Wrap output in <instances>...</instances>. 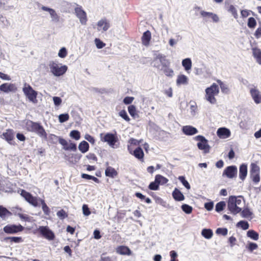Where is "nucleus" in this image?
<instances>
[{"mask_svg": "<svg viewBox=\"0 0 261 261\" xmlns=\"http://www.w3.org/2000/svg\"><path fill=\"white\" fill-rule=\"evenodd\" d=\"M53 101L54 102V104L56 106H58L60 105L62 103V99L60 97L55 96L53 97Z\"/></svg>", "mask_w": 261, "mask_h": 261, "instance_id": "obj_60", "label": "nucleus"}, {"mask_svg": "<svg viewBox=\"0 0 261 261\" xmlns=\"http://www.w3.org/2000/svg\"><path fill=\"white\" fill-rule=\"evenodd\" d=\"M67 55V50L65 47H62L60 49L58 56L61 58H64Z\"/></svg>", "mask_w": 261, "mask_h": 261, "instance_id": "obj_57", "label": "nucleus"}, {"mask_svg": "<svg viewBox=\"0 0 261 261\" xmlns=\"http://www.w3.org/2000/svg\"><path fill=\"white\" fill-rule=\"evenodd\" d=\"M217 134L218 136L222 139L227 138L229 137L231 135L229 129L225 127L219 128L217 132Z\"/></svg>", "mask_w": 261, "mask_h": 261, "instance_id": "obj_20", "label": "nucleus"}, {"mask_svg": "<svg viewBox=\"0 0 261 261\" xmlns=\"http://www.w3.org/2000/svg\"><path fill=\"white\" fill-rule=\"evenodd\" d=\"M181 207L182 210L187 214H190L192 212V207L188 204H184L181 205Z\"/></svg>", "mask_w": 261, "mask_h": 261, "instance_id": "obj_42", "label": "nucleus"}, {"mask_svg": "<svg viewBox=\"0 0 261 261\" xmlns=\"http://www.w3.org/2000/svg\"><path fill=\"white\" fill-rule=\"evenodd\" d=\"M214 207V203L213 202H206L204 204V207L207 211H211Z\"/></svg>", "mask_w": 261, "mask_h": 261, "instance_id": "obj_63", "label": "nucleus"}, {"mask_svg": "<svg viewBox=\"0 0 261 261\" xmlns=\"http://www.w3.org/2000/svg\"><path fill=\"white\" fill-rule=\"evenodd\" d=\"M173 198L177 201H182L185 199V196L179 190L175 188L172 192Z\"/></svg>", "mask_w": 261, "mask_h": 261, "instance_id": "obj_27", "label": "nucleus"}, {"mask_svg": "<svg viewBox=\"0 0 261 261\" xmlns=\"http://www.w3.org/2000/svg\"><path fill=\"white\" fill-rule=\"evenodd\" d=\"M247 175V166L246 164H242L239 168V177L242 180H244Z\"/></svg>", "mask_w": 261, "mask_h": 261, "instance_id": "obj_24", "label": "nucleus"}, {"mask_svg": "<svg viewBox=\"0 0 261 261\" xmlns=\"http://www.w3.org/2000/svg\"><path fill=\"white\" fill-rule=\"evenodd\" d=\"M24 229V227L19 224H8L3 228L4 231L7 234H15L22 232Z\"/></svg>", "mask_w": 261, "mask_h": 261, "instance_id": "obj_9", "label": "nucleus"}, {"mask_svg": "<svg viewBox=\"0 0 261 261\" xmlns=\"http://www.w3.org/2000/svg\"><path fill=\"white\" fill-rule=\"evenodd\" d=\"M178 179L182 184V185L188 190L191 188L190 184L188 181L185 179V177L183 176H180L178 177Z\"/></svg>", "mask_w": 261, "mask_h": 261, "instance_id": "obj_50", "label": "nucleus"}, {"mask_svg": "<svg viewBox=\"0 0 261 261\" xmlns=\"http://www.w3.org/2000/svg\"><path fill=\"white\" fill-rule=\"evenodd\" d=\"M75 14L79 19L80 22L84 25L87 23V17L86 12L83 9L82 7L77 5L74 9Z\"/></svg>", "mask_w": 261, "mask_h": 261, "instance_id": "obj_12", "label": "nucleus"}, {"mask_svg": "<svg viewBox=\"0 0 261 261\" xmlns=\"http://www.w3.org/2000/svg\"><path fill=\"white\" fill-rule=\"evenodd\" d=\"M237 168L235 166H228L223 171V175H225L229 178H232L237 176Z\"/></svg>", "mask_w": 261, "mask_h": 261, "instance_id": "obj_17", "label": "nucleus"}, {"mask_svg": "<svg viewBox=\"0 0 261 261\" xmlns=\"http://www.w3.org/2000/svg\"><path fill=\"white\" fill-rule=\"evenodd\" d=\"M188 83V79L185 75L180 74L177 76L176 84L177 85H186Z\"/></svg>", "mask_w": 261, "mask_h": 261, "instance_id": "obj_32", "label": "nucleus"}, {"mask_svg": "<svg viewBox=\"0 0 261 261\" xmlns=\"http://www.w3.org/2000/svg\"><path fill=\"white\" fill-rule=\"evenodd\" d=\"M241 215L242 217L243 218H250L251 219V216L253 215V213L250 211V210L248 208H244V210H243L242 211L241 210Z\"/></svg>", "mask_w": 261, "mask_h": 261, "instance_id": "obj_38", "label": "nucleus"}, {"mask_svg": "<svg viewBox=\"0 0 261 261\" xmlns=\"http://www.w3.org/2000/svg\"><path fill=\"white\" fill-rule=\"evenodd\" d=\"M79 149L81 152L84 153L89 150V145L86 141H83L79 144Z\"/></svg>", "mask_w": 261, "mask_h": 261, "instance_id": "obj_31", "label": "nucleus"}, {"mask_svg": "<svg viewBox=\"0 0 261 261\" xmlns=\"http://www.w3.org/2000/svg\"><path fill=\"white\" fill-rule=\"evenodd\" d=\"M201 15L204 18H211L213 21L215 22H217L219 21L218 16L213 13L212 12H208L204 11H201L200 12Z\"/></svg>", "mask_w": 261, "mask_h": 261, "instance_id": "obj_23", "label": "nucleus"}, {"mask_svg": "<svg viewBox=\"0 0 261 261\" xmlns=\"http://www.w3.org/2000/svg\"><path fill=\"white\" fill-rule=\"evenodd\" d=\"M153 66L158 69L162 70L165 75L168 77H172L174 71L170 68V62L162 54L158 55L153 59Z\"/></svg>", "mask_w": 261, "mask_h": 261, "instance_id": "obj_1", "label": "nucleus"}, {"mask_svg": "<svg viewBox=\"0 0 261 261\" xmlns=\"http://www.w3.org/2000/svg\"><path fill=\"white\" fill-rule=\"evenodd\" d=\"M57 216L62 220H63L68 217L67 213L63 210L62 209L57 213Z\"/></svg>", "mask_w": 261, "mask_h": 261, "instance_id": "obj_43", "label": "nucleus"}, {"mask_svg": "<svg viewBox=\"0 0 261 261\" xmlns=\"http://www.w3.org/2000/svg\"><path fill=\"white\" fill-rule=\"evenodd\" d=\"M247 235L249 238L255 241L257 240L259 238L258 233L253 230H248Z\"/></svg>", "mask_w": 261, "mask_h": 261, "instance_id": "obj_40", "label": "nucleus"}, {"mask_svg": "<svg viewBox=\"0 0 261 261\" xmlns=\"http://www.w3.org/2000/svg\"><path fill=\"white\" fill-rule=\"evenodd\" d=\"M128 149L130 154L141 162H144V153L141 147H137L133 151L128 147Z\"/></svg>", "mask_w": 261, "mask_h": 261, "instance_id": "obj_16", "label": "nucleus"}, {"mask_svg": "<svg viewBox=\"0 0 261 261\" xmlns=\"http://www.w3.org/2000/svg\"><path fill=\"white\" fill-rule=\"evenodd\" d=\"M37 230L43 237L48 240H53L55 238L54 233L48 226H39Z\"/></svg>", "mask_w": 261, "mask_h": 261, "instance_id": "obj_10", "label": "nucleus"}, {"mask_svg": "<svg viewBox=\"0 0 261 261\" xmlns=\"http://www.w3.org/2000/svg\"><path fill=\"white\" fill-rule=\"evenodd\" d=\"M151 37V33L149 31H147L145 32L143 36L142 37L141 40L143 44L145 46H147L149 44V42L150 41Z\"/></svg>", "mask_w": 261, "mask_h": 261, "instance_id": "obj_28", "label": "nucleus"}, {"mask_svg": "<svg viewBox=\"0 0 261 261\" xmlns=\"http://www.w3.org/2000/svg\"><path fill=\"white\" fill-rule=\"evenodd\" d=\"M86 158L90 161H93L94 162L97 161V158L96 155L93 153H89L86 155Z\"/></svg>", "mask_w": 261, "mask_h": 261, "instance_id": "obj_59", "label": "nucleus"}, {"mask_svg": "<svg viewBox=\"0 0 261 261\" xmlns=\"http://www.w3.org/2000/svg\"><path fill=\"white\" fill-rule=\"evenodd\" d=\"M69 119V116L68 114H62L59 116V120L61 123L67 121Z\"/></svg>", "mask_w": 261, "mask_h": 261, "instance_id": "obj_54", "label": "nucleus"}, {"mask_svg": "<svg viewBox=\"0 0 261 261\" xmlns=\"http://www.w3.org/2000/svg\"><path fill=\"white\" fill-rule=\"evenodd\" d=\"M194 140L198 141L197 147L199 149L203 150L205 153H208L210 150V146L208 144V141L204 137L198 135L194 137Z\"/></svg>", "mask_w": 261, "mask_h": 261, "instance_id": "obj_7", "label": "nucleus"}, {"mask_svg": "<svg viewBox=\"0 0 261 261\" xmlns=\"http://www.w3.org/2000/svg\"><path fill=\"white\" fill-rule=\"evenodd\" d=\"M110 28V24L106 19H102L97 22V29L98 31L102 30L106 31Z\"/></svg>", "mask_w": 261, "mask_h": 261, "instance_id": "obj_22", "label": "nucleus"}, {"mask_svg": "<svg viewBox=\"0 0 261 261\" xmlns=\"http://www.w3.org/2000/svg\"><path fill=\"white\" fill-rule=\"evenodd\" d=\"M155 179L156 180V181L159 184V185H165L167 184L169 180L166 177L163 176V175L161 174H157L155 176Z\"/></svg>", "mask_w": 261, "mask_h": 261, "instance_id": "obj_33", "label": "nucleus"}, {"mask_svg": "<svg viewBox=\"0 0 261 261\" xmlns=\"http://www.w3.org/2000/svg\"><path fill=\"white\" fill-rule=\"evenodd\" d=\"M21 196L30 204L35 207L39 206V202L42 205V209L45 215L48 216L50 214V209L45 203V201L40 198L33 196L30 193L24 190H21Z\"/></svg>", "mask_w": 261, "mask_h": 261, "instance_id": "obj_2", "label": "nucleus"}, {"mask_svg": "<svg viewBox=\"0 0 261 261\" xmlns=\"http://www.w3.org/2000/svg\"><path fill=\"white\" fill-rule=\"evenodd\" d=\"M182 65L186 70L188 71L191 68L192 62L190 59L187 58L182 60Z\"/></svg>", "mask_w": 261, "mask_h": 261, "instance_id": "obj_39", "label": "nucleus"}, {"mask_svg": "<svg viewBox=\"0 0 261 261\" xmlns=\"http://www.w3.org/2000/svg\"><path fill=\"white\" fill-rule=\"evenodd\" d=\"M149 189L151 190H159V184L156 181L155 179H154V181L151 182L150 184L148 186Z\"/></svg>", "mask_w": 261, "mask_h": 261, "instance_id": "obj_45", "label": "nucleus"}, {"mask_svg": "<svg viewBox=\"0 0 261 261\" xmlns=\"http://www.w3.org/2000/svg\"><path fill=\"white\" fill-rule=\"evenodd\" d=\"M219 93V88L218 86L213 83L210 87L205 89V99L212 104H215L217 102L215 96L218 95Z\"/></svg>", "mask_w": 261, "mask_h": 261, "instance_id": "obj_4", "label": "nucleus"}, {"mask_svg": "<svg viewBox=\"0 0 261 261\" xmlns=\"http://www.w3.org/2000/svg\"><path fill=\"white\" fill-rule=\"evenodd\" d=\"M49 14L53 21L58 22L59 21L60 17L54 9Z\"/></svg>", "mask_w": 261, "mask_h": 261, "instance_id": "obj_53", "label": "nucleus"}, {"mask_svg": "<svg viewBox=\"0 0 261 261\" xmlns=\"http://www.w3.org/2000/svg\"><path fill=\"white\" fill-rule=\"evenodd\" d=\"M231 198H233L232 200H233L234 202L236 203V204L240 205L242 202V198H243L242 196H230Z\"/></svg>", "mask_w": 261, "mask_h": 261, "instance_id": "obj_58", "label": "nucleus"}, {"mask_svg": "<svg viewBox=\"0 0 261 261\" xmlns=\"http://www.w3.org/2000/svg\"><path fill=\"white\" fill-rule=\"evenodd\" d=\"M201 234L205 239H210L213 237V232L212 229L205 228L202 230Z\"/></svg>", "mask_w": 261, "mask_h": 261, "instance_id": "obj_37", "label": "nucleus"}, {"mask_svg": "<svg viewBox=\"0 0 261 261\" xmlns=\"http://www.w3.org/2000/svg\"><path fill=\"white\" fill-rule=\"evenodd\" d=\"M96 46L97 48L101 49L105 46L106 44L101 41L99 39L96 38L94 40Z\"/></svg>", "mask_w": 261, "mask_h": 261, "instance_id": "obj_56", "label": "nucleus"}, {"mask_svg": "<svg viewBox=\"0 0 261 261\" xmlns=\"http://www.w3.org/2000/svg\"><path fill=\"white\" fill-rule=\"evenodd\" d=\"M182 130L184 134L187 136L194 135L198 133L197 128L191 125L183 126Z\"/></svg>", "mask_w": 261, "mask_h": 261, "instance_id": "obj_21", "label": "nucleus"}, {"mask_svg": "<svg viewBox=\"0 0 261 261\" xmlns=\"http://www.w3.org/2000/svg\"><path fill=\"white\" fill-rule=\"evenodd\" d=\"M217 82L219 84L221 91L223 93H227L229 92V89L227 85L219 80H217Z\"/></svg>", "mask_w": 261, "mask_h": 261, "instance_id": "obj_46", "label": "nucleus"}, {"mask_svg": "<svg viewBox=\"0 0 261 261\" xmlns=\"http://www.w3.org/2000/svg\"><path fill=\"white\" fill-rule=\"evenodd\" d=\"M59 143L63 146V148L65 150L76 151L77 148L76 144L71 142V141L68 142L65 139L61 138V139H60Z\"/></svg>", "mask_w": 261, "mask_h": 261, "instance_id": "obj_13", "label": "nucleus"}, {"mask_svg": "<svg viewBox=\"0 0 261 261\" xmlns=\"http://www.w3.org/2000/svg\"><path fill=\"white\" fill-rule=\"evenodd\" d=\"M246 248L249 251L252 252L258 248V245L255 243L251 242L247 245Z\"/></svg>", "mask_w": 261, "mask_h": 261, "instance_id": "obj_51", "label": "nucleus"}, {"mask_svg": "<svg viewBox=\"0 0 261 261\" xmlns=\"http://www.w3.org/2000/svg\"><path fill=\"white\" fill-rule=\"evenodd\" d=\"M225 206L226 204L224 201H220L216 204L215 210L217 212H220L224 210Z\"/></svg>", "mask_w": 261, "mask_h": 261, "instance_id": "obj_44", "label": "nucleus"}, {"mask_svg": "<svg viewBox=\"0 0 261 261\" xmlns=\"http://www.w3.org/2000/svg\"><path fill=\"white\" fill-rule=\"evenodd\" d=\"M61 139V137H59L54 134H50L48 136H47V139H45L47 140L49 143L51 144H56L58 142L60 143V139Z\"/></svg>", "mask_w": 261, "mask_h": 261, "instance_id": "obj_29", "label": "nucleus"}, {"mask_svg": "<svg viewBox=\"0 0 261 261\" xmlns=\"http://www.w3.org/2000/svg\"><path fill=\"white\" fill-rule=\"evenodd\" d=\"M23 91L30 101L35 102L36 100L37 93L30 85L25 84L23 88Z\"/></svg>", "mask_w": 261, "mask_h": 261, "instance_id": "obj_11", "label": "nucleus"}, {"mask_svg": "<svg viewBox=\"0 0 261 261\" xmlns=\"http://www.w3.org/2000/svg\"><path fill=\"white\" fill-rule=\"evenodd\" d=\"M49 66L52 73L57 76L62 75L66 72L67 69V67L66 65L60 66L54 62H50Z\"/></svg>", "mask_w": 261, "mask_h": 261, "instance_id": "obj_6", "label": "nucleus"}, {"mask_svg": "<svg viewBox=\"0 0 261 261\" xmlns=\"http://www.w3.org/2000/svg\"><path fill=\"white\" fill-rule=\"evenodd\" d=\"M233 198L229 197L228 203L227 207L228 210L233 215H236L241 212L242 208L238 206L236 203L232 200Z\"/></svg>", "mask_w": 261, "mask_h": 261, "instance_id": "obj_14", "label": "nucleus"}, {"mask_svg": "<svg viewBox=\"0 0 261 261\" xmlns=\"http://www.w3.org/2000/svg\"><path fill=\"white\" fill-rule=\"evenodd\" d=\"M85 138L91 143L93 144L95 143V139L91 135L89 134H86L85 136Z\"/></svg>", "mask_w": 261, "mask_h": 261, "instance_id": "obj_64", "label": "nucleus"}, {"mask_svg": "<svg viewBox=\"0 0 261 261\" xmlns=\"http://www.w3.org/2000/svg\"><path fill=\"white\" fill-rule=\"evenodd\" d=\"M100 138L102 142H107L112 148H115L116 143L119 142L116 134H114L108 133L106 134H103L101 133L100 134ZM117 147V146L116 145V147Z\"/></svg>", "mask_w": 261, "mask_h": 261, "instance_id": "obj_5", "label": "nucleus"}, {"mask_svg": "<svg viewBox=\"0 0 261 261\" xmlns=\"http://www.w3.org/2000/svg\"><path fill=\"white\" fill-rule=\"evenodd\" d=\"M134 99V98L133 97L127 96L123 99V102L126 105L130 104Z\"/></svg>", "mask_w": 261, "mask_h": 261, "instance_id": "obj_61", "label": "nucleus"}, {"mask_svg": "<svg viewBox=\"0 0 261 261\" xmlns=\"http://www.w3.org/2000/svg\"><path fill=\"white\" fill-rule=\"evenodd\" d=\"M6 241H9L10 243H19L23 242V240L20 237H9L5 239Z\"/></svg>", "mask_w": 261, "mask_h": 261, "instance_id": "obj_35", "label": "nucleus"}, {"mask_svg": "<svg viewBox=\"0 0 261 261\" xmlns=\"http://www.w3.org/2000/svg\"><path fill=\"white\" fill-rule=\"evenodd\" d=\"M253 55L257 63L261 65V50L258 48L253 49Z\"/></svg>", "mask_w": 261, "mask_h": 261, "instance_id": "obj_36", "label": "nucleus"}, {"mask_svg": "<svg viewBox=\"0 0 261 261\" xmlns=\"http://www.w3.org/2000/svg\"><path fill=\"white\" fill-rule=\"evenodd\" d=\"M248 27L249 28L253 29L256 25V21L254 18L253 17H249L247 23Z\"/></svg>", "mask_w": 261, "mask_h": 261, "instance_id": "obj_47", "label": "nucleus"}, {"mask_svg": "<svg viewBox=\"0 0 261 261\" xmlns=\"http://www.w3.org/2000/svg\"><path fill=\"white\" fill-rule=\"evenodd\" d=\"M25 128L28 131L35 133L40 137L47 139V133L40 123L28 120L25 123Z\"/></svg>", "mask_w": 261, "mask_h": 261, "instance_id": "obj_3", "label": "nucleus"}, {"mask_svg": "<svg viewBox=\"0 0 261 261\" xmlns=\"http://www.w3.org/2000/svg\"><path fill=\"white\" fill-rule=\"evenodd\" d=\"M70 136L76 140H79L81 138L80 133L76 130H72L70 133Z\"/></svg>", "mask_w": 261, "mask_h": 261, "instance_id": "obj_48", "label": "nucleus"}, {"mask_svg": "<svg viewBox=\"0 0 261 261\" xmlns=\"http://www.w3.org/2000/svg\"><path fill=\"white\" fill-rule=\"evenodd\" d=\"M250 93L255 103H261V93L256 87L251 88Z\"/></svg>", "mask_w": 261, "mask_h": 261, "instance_id": "obj_15", "label": "nucleus"}, {"mask_svg": "<svg viewBox=\"0 0 261 261\" xmlns=\"http://www.w3.org/2000/svg\"><path fill=\"white\" fill-rule=\"evenodd\" d=\"M106 176L114 178L118 175L117 171L113 167L108 166L105 170Z\"/></svg>", "mask_w": 261, "mask_h": 261, "instance_id": "obj_25", "label": "nucleus"}, {"mask_svg": "<svg viewBox=\"0 0 261 261\" xmlns=\"http://www.w3.org/2000/svg\"><path fill=\"white\" fill-rule=\"evenodd\" d=\"M228 230L226 228H218L216 229V233L218 234H221L223 236L227 235Z\"/></svg>", "mask_w": 261, "mask_h": 261, "instance_id": "obj_52", "label": "nucleus"}, {"mask_svg": "<svg viewBox=\"0 0 261 261\" xmlns=\"http://www.w3.org/2000/svg\"><path fill=\"white\" fill-rule=\"evenodd\" d=\"M83 214L86 216H88L90 214L91 212L89 210L88 206L86 204H84L83 206Z\"/></svg>", "mask_w": 261, "mask_h": 261, "instance_id": "obj_62", "label": "nucleus"}, {"mask_svg": "<svg viewBox=\"0 0 261 261\" xmlns=\"http://www.w3.org/2000/svg\"><path fill=\"white\" fill-rule=\"evenodd\" d=\"M116 252L118 254L121 255H129L131 254V251L129 248L125 246H120L116 248Z\"/></svg>", "mask_w": 261, "mask_h": 261, "instance_id": "obj_26", "label": "nucleus"}, {"mask_svg": "<svg viewBox=\"0 0 261 261\" xmlns=\"http://www.w3.org/2000/svg\"><path fill=\"white\" fill-rule=\"evenodd\" d=\"M228 11L230 12L235 18L238 17L237 11L236 8L233 5H230L229 7Z\"/></svg>", "mask_w": 261, "mask_h": 261, "instance_id": "obj_55", "label": "nucleus"}, {"mask_svg": "<svg viewBox=\"0 0 261 261\" xmlns=\"http://www.w3.org/2000/svg\"><path fill=\"white\" fill-rule=\"evenodd\" d=\"M17 88L15 84L12 83H4L0 86V91L5 93L15 92Z\"/></svg>", "mask_w": 261, "mask_h": 261, "instance_id": "obj_19", "label": "nucleus"}, {"mask_svg": "<svg viewBox=\"0 0 261 261\" xmlns=\"http://www.w3.org/2000/svg\"><path fill=\"white\" fill-rule=\"evenodd\" d=\"M128 111L130 115L133 118H136L139 117L136 108L134 105H130L128 107Z\"/></svg>", "mask_w": 261, "mask_h": 261, "instance_id": "obj_34", "label": "nucleus"}, {"mask_svg": "<svg viewBox=\"0 0 261 261\" xmlns=\"http://www.w3.org/2000/svg\"><path fill=\"white\" fill-rule=\"evenodd\" d=\"M237 226L242 228L243 230H246L249 228V225L247 221L241 220L237 224Z\"/></svg>", "mask_w": 261, "mask_h": 261, "instance_id": "obj_41", "label": "nucleus"}, {"mask_svg": "<svg viewBox=\"0 0 261 261\" xmlns=\"http://www.w3.org/2000/svg\"><path fill=\"white\" fill-rule=\"evenodd\" d=\"M1 137L7 141L9 144H12L11 142L14 139V132L12 129H7L5 132L2 134Z\"/></svg>", "mask_w": 261, "mask_h": 261, "instance_id": "obj_18", "label": "nucleus"}, {"mask_svg": "<svg viewBox=\"0 0 261 261\" xmlns=\"http://www.w3.org/2000/svg\"><path fill=\"white\" fill-rule=\"evenodd\" d=\"M119 115L127 122H129L130 120L125 110H121L119 113Z\"/></svg>", "mask_w": 261, "mask_h": 261, "instance_id": "obj_49", "label": "nucleus"}, {"mask_svg": "<svg viewBox=\"0 0 261 261\" xmlns=\"http://www.w3.org/2000/svg\"><path fill=\"white\" fill-rule=\"evenodd\" d=\"M250 175L254 184H257L260 181V168L256 163L251 164Z\"/></svg>", "mask_w": 261, "mask_h": 261, "instance_id": "obj_8", "label": "nucleus"}, {"mask_svg": "<svg viewBox=\"0 0 261 261\" xmlns=\"http://www.w3.org/2000/svg\"><path fill=\"white\" fill-rule=\"evenodd\" d=\"M12 214L11 212L8 211L6 208L0 206V217L5 219L9 217L12 216Z\"/></svg>", "mask_w": 261, "mask_h": 261, "instance_id": "obj_30", "label": "nucleus"}]
</instances>
